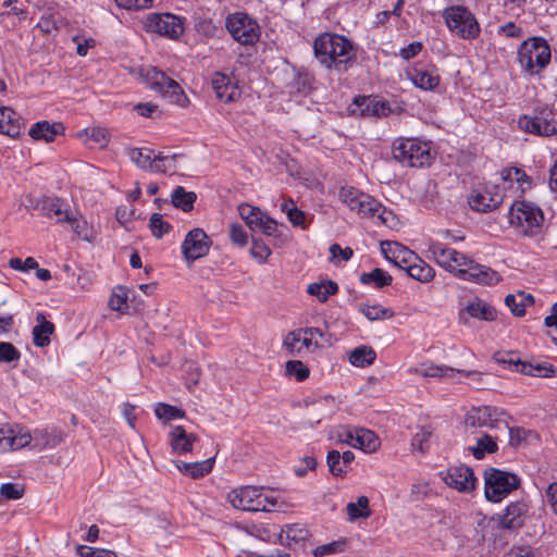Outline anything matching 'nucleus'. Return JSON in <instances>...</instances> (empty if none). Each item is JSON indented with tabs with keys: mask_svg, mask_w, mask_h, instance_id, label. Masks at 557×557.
<instances>
[{
	"mask_svg": "<svg viewBox=\"0 0 557 557\" xmlns=\"http://www.w3.org/2000/svg\"><path fill=\"white\" fill-rule=\"evenodd\" d=\"M314 55L327 70L346 71L355 61L351 42L344 36L324 33L313 42Z\"/></svg>",
	"mask_w": 557,
	"mask_h": 557,
	"instance_id": "f257e3e1",
	"label": "nucleus"
},
{
	"mask_svg": "<svg viewBox=\"0 0 557 557\" xmlns=\"http://www.w3.org/2000/svg\"><path fill=\"white\" fill-rule=\"evenodd\" d=\"M339 199L361 218H371L389 228L397 224V218L393 211L386 209L372 196L355 187H342L339 190Z\"/></svg>",
	"mask_w": 557,
	"mask_h": 557,
	"instance_id": "f03ea898",
	"label": "nucleus"
},
{
	"mask_svg": "<svg viewBox=\"0 0 557 557\" xmlns=\"http://www.w3.org/2000/svg\"><path fill=\"white\" fill-rule=\"evenodd\" d=\"M226 498L232 507L245 511L285 512L289 508L288 503L265 494L262 488L257 486H242L232 490Z\"/></svg>",
	"mask_w": 557,
	"mask_h": 557,
	"instance_id": "7ed1b4c3",
	"label": "nucleus"
},
{
	"mask_svg": "<svg viewBox=\"0 0 557 557\" xmlns=\"http://www.w3.org/2000/svg\"><path fill=\"white\" fill-rule=\"evenodd\" d=\"M392 156L404 166H430L434 157L428 141L413 137H398L393 141Z\"/></svg>",
	"mask_w": 557,
	"mask_h": 557,
	"instance_id": "20e7f679",
	"label": "nucleus"
},
{
	"mask_svg": "<svg viewBox=\"0 0 557 557\" xmlns=\"http://www.w3.org/2000/svg\"><path fill=\"white\" fill-rule=\"evenodd\" d=\"M544 222L542 210L532 202L517 201L509 211V223L524 236H536Z\"/></svg>",
	"mask_w": 557,
	"mask_h": 557,
	"instance_id": "39448f33",
	"label": "nucleus"
},
{
	"mask_svg": "<svg viewBox=\"0 0 557 557\" xmlns=\"http://www.w3.org/2000/svg\"><path fill=\"white\" fill-rule=\"evenodd\" d=\"M447 28L461 39L473 40L480 36L481 27L474 14L463 5H451L443 11Z\"/></svg>",
	"mask_w": 557,
	"mask_h": 557,
	"instance_id": "423d86ee",
	"label": "nucleus"
},
{
	"mask_svg": "<svg viewBox=\"0 0 557 557\" xmlns=\"http://www.w3.org/2000/svg\"><path fill=\"white\" fill-rule=\"evenodd\" d=\"M518 61L528 74H537L550 61V48L547 41L541 37L529 38L518 50Z\"/></svg>",
	"mask_w": 557,
	"mask_h": 557,
	"instance_id": "0eeeda50",
	"label": "nucleus"
},
{
	"mask_svg": "<svg viewBox=\"0 0 557 557\" xmlns=\"http://www.w3.org/2000/svg\"><path fill=\"white\" fill-rule=\"evenodd\" d=\"M485 497L498 503L520 485V478L511 472L488 468L484 472Z\"/></svg>",
	"mask_w": 557,
	"mask_h": 557,
	"instance_id": "6e6552de",
	"label": "nucleus"
},
{
	"mask_svg": "<svg viewBox=\"0 0 557 557\" xmlns=\"http://www.w3.org/2000/svg\"><path fill=\"white\" fill-rule=\"evenodd\" d=\"M146 82L149 87L159 92L164 99L178 107L185 108L189 103V99L185 95L181 85L169 77L165 73L151 67L146 72Z\"/></svg>",
	"mask_w": 557,
	"mask_h": 557,
	"instance_id": "1a4fd4ad",
	"label": "nucleus"
},
{
	"mask_svg": "<svg viewBox=\"0 0 557 557\" xmlns=\"http://www.w3.org/2000/svg\"><path fill=\"white\" fill-rule=\"evenodd\" d=\"M225 26L234 40L240 45H253L260 38V26L247 13L236 12L226 17Z\"/></svg>",
	"mask_w": 557,
	"mask_h": 557,
	"instance_id": "9d476101",
	"label": "nucleus"
},
{
	"mask_svg": "<svg viewBox=\"0 0 557 557\" xmlns=\"http://www.w3.org/2000/svg\"><path fill=\"white\" fill-rule=\"evenodd\" d=\"M508 414L498 407L481 406L471 408L465 418L468 428H498L502 423L507 426Z\"/></svg>",
	"mask_w": 557,
	"mask_h": 557,
	"instance_id": "9b49d317",
	"label": "nucleus"
},
{
	"mask_svg": "<svg viewBox=\"0 0 557 557\" xmlns=\"http://www.w3.org/2000/svg\"><path fill=\"white\" fill-rule=\"evenodd\" d=\"M518 126L525 133L552 136L557 134V121L554 119L552 111L541 110L533 116L523 115L518 120Z\"/></svg>",
	"mask_w": 557,
	"mask_h": 557,
	"instance_id": "f8f14e48",
	"label": "nucleus"
},
{
	"mask_svg": "<svg viewBox=\"0 0 557 557\" xmlns=\"http://www.w3.org/2000/svg\"><path fill=\"white\" fill-rule=\"evenodd\" d=\"M148 32L177 39L184 33V24L181 17L170 14H150L146 21Z\"/></svg>",
	"mask_w": 557,
	"mask_h": 557,
	"instance_id": "ddd939ff",
	"label": "nucleus"
},
{
	"mask_svg": "<svg viewBox=\"0 0 557 557\" xmlns=\"http://www.w3.org/2000/svg\"><path fill=\"white\" fill-rule=\"evenodd\" d=\"M211 244V239L202 228L196 227L189 231L182 244L184 259L190 264L205 257L209 252Z\"/></svg>",
	"mask_w": 557,
	"mask_h": 557,
	"instance_id": "4468645a",
	"label": "nucleus"
},
{
	"mask_svg": "<svg viewBox=\"0 0 557 557\" xmlns=\"http://www.w3.org/2000/svg\"><path fill=\"white\" fill-rule=\"evenodd\" d=\"M444 482L451 488L461 493H469L474 490L476 478L473 470L468 466L460 465L448 468L441 472Z\"/></svg>",
	"mask_w": 557,
	"mask_h": 557,
	"instance_id": "2eb2a0df",
	"label": "nucleus"
},
{
	"mask_svg": "<svg viewBox=\"0 0 557 557\" xmlns=\"http://www.w3.org/2000/svg\"><path fill=\"white\" fill-rule=\"evenodd\" d=\"M503 202V194L496 185H485L472 191L469 197L471 209L479 212H488Z\"/></svg>",
	"mask_w": 557,
	"mask_h": 557,
	"instance_id": "dca6fc26",
	"label": "nucleus"
},
{
	"mask_svg": "<svg viewBox=\"0 0 557 557\" xmlns=\"http://www.w3.org/2000/svg\"><path fill=\"white\" fill-rule=\"evenodd\" d=\"M459 322L462 324H468L467 315L482 320V321H494L496 319V310L490 306L487 302L474 298L459 311Z\"/></svg>",
	"mask_w": 557,
	"mask_h": 557,
	"instance_id": "f3484780",
	"label": "nucleus"
},
{
	"mask_svg": "<svg viewBox=\"0 0 557 557\" xmlns=\"http://www.w3.org/2000/svg\"><path fill=\"white\" fill-rule=\"evenodd\" d=\"M461 273L466 274L463 277L465 281H470L472 283L487 286H494L502 280V276L498 272L486 265L480 264L474 260L472 261L470 268H467L466 272L463 271Z\"/></svg>",
	"mask_w": 557,
	"mask_h": 557,
	"instance_id": "a211bd4d",
	"label": "nucleus"
},
{
	"mask_svg": "<svg viewBox=\"0 0 557 557\" xmlns=\"http://www.w3.org/2000/svg\"><path fill=\"white\" fill-rule=\"evenodd\" d=\"M528 516V505L518 500L510 503L500 516V525L505 529L516 531L520 529Z\"/></svg>",
	"mask_w": 557,
	"mask_h": 557,
	"instance_id": "6ab92c4d",
	"label": "nucleus"
},
{
	"mask_svg": "<svg viewBox=\"0 0 557 557\" xmlns=\"http://www.w3.org/2000/svg\"><path fill=\"white\" fill-rule=\"evenodd\" d=\"M212 87L216 97L224 102H233L240 97V90L237 85L224 74L215 73L212 78Z\"/></svg>",
	"mask_w": 557,
	"mask_h": 557,
	"instance_id": "aec40b11",
	"label": "nucleus"
},
{
	"mask_svg": "<svg viewBox=\"0 0 557 557\" xmlns=\"http://www.w3.org/2000/svg\"><path fill=\"white\" fill-rule=\"evenodd\" d=\"M41 210L47 218H55L57 223H66L73 213L70 206L58 197L46 198L41 203Z\"/></svg>",
	"mask_w": 557,
	"mask_h": 557,
	"instance_id": "412c9836",
	"label": "nucleus"
},
{
	"mask_svg": "<svg viewBox=\"0 0 557 557\" xmlns=\"http://www.w3.org/2000/svg\"><path fill=\"white\" fill-rule=\"evenodd\" d=\"M170 444L174 453L187 454L193 450L194 443L198 441V436L194 433H187L186 430L176 425L169 434Z\"/></svg>",
	"mask_w": 557,
	"mask_h": 557,
	"instance_id": "4be33fe9",
	"label": "nucleus"
},
{
	"mask_svg": "<svg viewBox=\"0 0 557 557\" xmlns=\"http://www.w3.org/2000/svg\"><path fill=\"white\" fill-rule=\"evenodd\" d=\"M32 436L28 433H16L11 428L0 429V454L25 447L30 443Z\"/></svg>",
	"mask_w": 557,
	"mask_h": 557,
	"instance_id": "5701e85b",
	"label": "nucleus"
},
{
	"mask_svg": "<svg viewBox=\"0 0 557 557\" xmlns=\"http://www.w3.org/2000/svg\"><path fill=\"white\" fill-rule=\"evenodd\" d=\"M384 251L388 260L405 271L418 260L417 253L398 243H387V250Z\"/></svg>",
	"mask_w": 557,
	"mask_h": 557,
	"instance_id": "b1692460",
	"label": "nucleus"
},
{
	"mask_svg": "<svg viewBox=\"0 0 557 557\" xmlns=\"http://www.w3.org/2000/svg\"><path fill=\"white\" fill-rule=\"evenodd\" d=\"M64 126L62 123H49L48 121H40L35 123L28 134L35 140H45L46 143L54 141L58 135H62Z\"/></svg>",
	"mask_w": 557,
	"mask_h": 557,
	"instance_id": "393cba45",
	"label": "nucleus"
},
{
	"mask_svg": "<svg viewBox=\"0 0 557 557\" xmlns=\"http://www.w3.org/2000/svg\"><path fill=\"white\" fill-rule=\"evenodd\" d=\"M300 331L299 329L289 331L283 338L282 347L287 351L290 356H304L306 352L314 351L313 345H306L304 343V336H308L300 332L299 336H296V333Z\"/></svg>",
	"mask_w": 557,
	"mask_h": 557,
	"instance_id": "a878e982",
	"label": "nucleus"
},
{
	"mask_svg": "<svg viewBox=\"0 0 557 557\" xmlns=\"http://www.w3.org/2000/svg\"><path fill=\"white\" fill-rule=\"evenodd\" d=\"M54 332V324L46 320L45 314L36 315V325L33 329V342L37 347H46L50 344V336Z\"/></svg>",
	"mask_w": 557,
	"mask_h": 557,
	"instance_id": "bb28decb",
	"label": "nucleus"
},
{
	"mask_svg": "<svg viewBox=\"0 0 557 557\" xmlns=\"http://www.w3.org/2000/svg\"><path fill=\"white\" fill-rule=\"evenodd\" d=\"M410 78L417 87L424 90H433L440 84V76L433 69L416 67Z\"/></svg>",
	"mask_w": 557,
	"mask_h": 557,
	"instance_id": "cd10ccee",
	"label": "nucleus"
},
{
	"mask_svg": "<svg viewBox=\"0 0 557 557\" xmlns=\"http://www.w3.org/2000/svg\"><path fill=\"white\" fill-rule=\"evenodd\" d=\"M429 251L432 253L434 261L445 270L451 268L455 259L458 258V251L446 247L440 242H431Z\"/></svg>",
	"mask_w": 557,
	"mask_h": 557,
	"instance_id": "c85d7f7f",
	"label": "nucleus"
},
{
	"mask_svg": "<svg viewBox=\"0 0 557 557\" xmlns=\"http://www.w3.org/2000/svg\"><path fill=\"white\" fill-rule=\"evenodd\" d=\"M355 442L352 447L361 449L367 453H373L379 447V438L374 432L367 429H355L354 430Z\"/></svg>",
	"mask_w": 557,
	"mask_h": 557,
	"instance_id": "c756f323",
	"label": "nucleus"
},
{
	"mask_svg": "<svg viewBox=\"0 0 557 557\" xmlns=\"http://www.w3.org/2000/svg\"><path fill=\"white\" fill-rule=\"evenodd\" d=\"M347 519L354 522L358 519H368L372 515L370 500L367 496L357 497L356 502H349L346 505Z\"/></svg>",
	"mask_w": 557,
	"mask_h": 557,
	"instance_id": "7c9ffc66",
	"label": "nucleus"
},
{
	"mask_svg": "<svg viewBox=\"0 0 557 557\" xmlns=\"http://www.w3.org/2000/svg\"><path fill=\"white\" fill-rule=\"evenodd\" d=\"M21 126L16 113L7 107L0 108V133L11 137L20 134Z\"/></svg>",
	"mask_w": 557,
	"mask_h": 557,
	"instance_id": "2f4dec72",
	"label": "nucleus"
},
{
	"mask_svg": "<svg viewBox=\"0 0 557 557\" xmlns=\"http://www.w3.org/2000/svg\"><path fill=\"white\" fill-rule=\"evenodd\" d=\"M127 154L138 168L153 172L156 153L152 149L131 148L127 150Z\"/></svg>",
	"mask_w": 557,
	"mask_h": 557,
	"instance_id": "473e14b6",
	"label": "nucleus"
},
{
	"mask_svg": "<svg viewBox=\"0 0 557 557\" xmlns=\"http://www.w3.org/2000/svg\"><path fill=\"white\" fill-rule=\"evenodd\" d=\"M77 237L86 242L94 240V231L89 223L78 212H73L66 222Z\"/></svg>",
	"mask_w": 557,
	"mask_h": 557,
	"instance_id": "72a5a7b5",
	"label": "nucleus"
},
{
	"mask_svg": "<svg viewBox=\"0 0 557 557\" xmlns=\"http://www.w3.org/2000/svg\"><path fill=\"white\" fill-rule=\"evenodd\" d=\"M408 275L421 283H429L435 276L434 269L418 256V260L406 270Z\"/></svg>",
	"mask_w": 557,
	"mask_h": 557,
	"instance_id": "f704fd0d",
	"label": "nucleus"
},
{
	"mask_svg": "<svg viewBox=\"0 0 557 557\" xmlns=\"http://www.w3.org/2000/svg\"><path fill=\"white\" fill-rule=\"evenodd\" d=\"M376 358L375 351L368 346H359L349 352V362L359 368H364L374 362Z\"/></svg>",
	"mask_w": 557,
	"mask_h": 557,
	"instance_id": "c9c22d12",
	"label": "nucleus"
},
{
	"mask_svg": "<svg viewBox=\"0 0 557 557\" xmlns=\"http://www.w3.org/2000/svg\"><path fill=\"white\" fill-rule=\"evenodd\" d=\"M338 290V286L333 281H323L320 283L309 284L307 287V293L309 295L315 296L320 302H325L331 295L336 294Z\"/></svg>",
	"mask_w": 557,
	"mask_h": 557,
	"instance_id": "e433bc0d",
	"label": "nucleus"
},
{
	"mask_svg": "<svg viewBox=\"0 0 557 557\" xmlns=\"http://www.w3.org/2000/svg\"><path fill=\"white\" fill-rule=\"evenodd\" d=\"M498 445L496 438L488 434H483L480 436L476 440L475 446L470 448L473 457L478 460L483 459L485 454L496 453Z\"/></svg>",
	"mask_w": 557,
	"mask_h": 557,
	"instance_id": "4c0bfd02",
	"label": "nucleus"
},
{
	"mask_svg": "<svg viewBox=\"0 0 557 557\" xmlns=\"http://www.w3.org/2000/svg\"><path fill=\"white\" fill-rule=\"evenodd\" d=\"M360 106H363L361 109V113L363 115H371V116H386L391 112V108L387 102L377 100L375 98H362V103Z\"/></svg>",
	"mask_w": 557,
	"mask_h": 557,
	"instance_id": "58836bf2",
	"label": "nucleus"
},
{
	"mask_svg": "<svg viewBox=\"0 0 557 557\" xmlns=\"http://www.w3.org/2000/svg\"><path fill=\"white\" fill-rule=\"evenodd\" d=\"M196 198L197 197L194 191H186L182 186H177L171 196L173 206L182 209L185 212L193 209Z\"/></svg>",
	"mask_w": 557,
	"mask_h": 557,
	"instance_id": "ea45409f",
	"label": "nucleus"
},
{
	"mask_svg": "<svg viewBox=\"0 0 557 557\" xmlns=\"http://www.w3.org/2000/svg\"><path fill=\"white\" fill-rule=\"evenodd\" d=\"M519 372L525 375L532 376H541V377H550L555 375V368L548 363H531V362H520Z\"/></svg>",
	"mask_w": 557,
	"mask_h": 557,
	"instance_id": "a19ab883",
	"label": "nucleus"
},
{
	"mask_svg": "<svg viewBox=\"0 0 557 557\" xmlns=\"http://www.w3.org/2000/svg\"><path fill=\"white\" fill-rule=\"evenodd\" d=\"M360 312L369 321L389 320L395 315V312L391 308L383 307L381 305H360Z\"/></svg>",
	"mask_w": 557,
	"mask_h": 557,
	"instance_id": "79ce46f5",
	"label": "nucleus"
},
{
	"mask_svg": "<svg viewBox=\"0 0 557 557\" xmlns=\"http://www.w3.org/2000/svg\"><path fill=\"white\" fill-rule=\"evenodd\" d=\"M289 94L307 96L312 89V77L308 73L299 72L288 84Z\"/></svg>",
	"mask_w": 557,
	"mask_h": 557,
	"instance_id": "37998d69",
	"label": "nucleus"
},
{
	"mask_svg": "<svg viewBox=\"0 0 557 557\" xmlns=\"http://www.w3.org/2000/svg\"><path fill=\"white\" fill-rule=\"evenodd\" d=\"M393 277L383 269L375 268L369 273H362L360 275V282L362 284H373L376 288L391 285Z\"/></svg>",
	"mask_w": 557,
	"mask_h": 557,
	"instance_id": "c03bdc74",
	"label": "nucleus"
},
{
	"mask_svg": "<svg viewBox=\"0 0 557 557\" xmlns=\"http://www.w3.org/2000/svg\"><path fill=\"white\" fill-rule=\"evenodd\" d=\"M181 154H164L163 152H159L156 154V161L153 166V172L157 173H166L174 172L176 170L177 160L181 158Z\"/></svg>",
	"mask_w": 557,
	"mask_h": 557,
	"instance_id": "a18cd8bd",
	"label": "nucleus"
},
{
	"mask_svg": "<svg viewBox=\"0 0 557 557\" xmlns=\"http://www.w3.org/2000/svg\"><path fill=\"white\" fill-rule=\"evenodd\" d=\"M416 371L424 377H450L456 372V369L433 363H423Z\"/></svg>",
	"mask_w": 557,
	"mask_h": 557,
	"instance_id": "49530a36",
	"label": "nucleus"
},
{
	"mask_svg": "<svg viewBox=\"0 0 557 557\" xmlns=\"http://www.w3.org/2000/svg\"><path fill=\"white\" fill-rule=\"evenodd\" d=\"M335 398L332 396H325L322 400L318 401L314 406L317 414L312 417L314 423H319L321 420L331 417L336 410Z\"/></svg>",
	"mask_w": 557,
	"mask_h": 557,
	"instance_id": "de8ad7c7",
	"label": "nucleus"
},
{
	"mask_svg": "<svg viewBox=\"0 0 557 557\" xmlns=\"http://www.w3.org/2000/svg\"><path fill=\"white\" fill-rule=\"evenodd\" d=\"M300 332L304 333V334L309 335V336H304V343L306 345H308V344L309 345H313L314 349H318V348L321 347V345L319 344L317 337H320V338L324 339L329 344L331 343V334L324 333L319 327H300V331L298 333H296V336H299Z\"/></svg>",
	"mask_w": 557,
	"mask_h": 557,
	"instance_id": "09e8293b",
	"label": "nucleus"
},
{
	"mask_svg": "<svg viewBox=\"0 0 557 557\" xmlns=\"http://www.w3.org/2000/svg\"><path fill=\"white\" fill-rule=\"evenodd\" d=\"M281 209H282V211L286 212L289 222L294 226L305 227V220H306L305 213L301 210H299L298 208H296V206L294 205V201L292 199L284 201L281 205Z\"/></svg>",
	"mask_w": 557,
	"mask_h": 557,
	"instance_id": "8fccbe9b",
	"label": "nucleus"
},
{
	"mask_svg": "<svg viewBox=\"0 0 557 557\" xmlns=\"http://www.w3.org/2000/svg\"><path fill=\"white\" fill-rule=\"evenodd\" d=\"M285 372L289 376L296 377L297 381L302 382L309 377V368L300 360H288L285 363Z\"/></svg>",
	"mask_w": 557,
	"mask_h": 557,
	"instance_id": "3c124183",
	"label": "nucleus"
},
{
	"mask_svg": "<svg viewBox=\"0 0 557 557\" xmlns=\"http://www.w3.org/2000/svg\"><path fill=\"white\" fill-rule=\"evenodd\" d=\"M154 413L158 419H163V420H168V421L174 420V419H182L185 417L184 410H182L177 407L168 405V404H163V403H160L157 405V407L154 409Z\"/></svg>",
	"mask_w": 557,
	"mask_h": 557,
	"instance_id": "603ef678",
	"label": "nucleus"
},
{
	"mask_svg": "<svg viewBox=\"0 0 557 557\" xmlns=\"http://www.w3.org/2000/svg\"><path fill=\"white\" fill-rule=\"evenodd\" d=\"M341 459V453L337 450H331L326 457V463L330 472L336 476H344L347 473L348 467L343 465Z\"/></svg>",
	"mask_w": 557,
	"mask_h": 557,
	"instance_id": "864d4df0",
	"label": "nucleus"
},
{
	"mask_svg": "<svg viewBox=\"0 0 557 557\" xmlns=\"http://www.w3.org/2000/svg\"><path fill=\"white\" fill-rule=\"evenodd\" d=\"M250 255L260 263H264L271 255V249L261 239L252 237Z\"/></svg>",
	"mask_w": 557,
	"mask_h": 557,
	"instance_id": "5fc2aeb1",
	"label": "nucleus"
},
{
	"mask_svg": "<svg viewBox=\"0 0 557 557\" xmlns=\"http://www.w3.org/2000/svg\"><path fill=\"white\" fill-rule=\"evenodd\" d=\"M499 174H500V178L504 182H517L520 184L528 183V185H530L528 175L525 174V172L523 170H521L519 168L504 169L500 171Z\"/></svg>",
	"mask_w": 557,
	"mask_h": 557,
	"instance_id": "6e6d98bb",
	"label": "nucleus"
},
{
	"mask_svg": "<svg viewBox=\"0 0 557 557\" xmlns=\"http://www.w3.org/2000/svg\"><path fill=\"white\" fill-rule=\"evenodd\" d=\"M149 226L153 236L158 238H161L171 227V225L163 220V216L160 213H153L150 216Z\"/></svg>",
	"mask_w": 557,
	"mask_h": 557,
	"instance_id": "4d7b16f0",
	"label": "nucleus"
},
{
	"mask_svg": "<svg viewBox=\"0 0 557 557\" xmlns=\"http://www.w3.org/2000/svg\"><path fill=\"white\" fill-rule=\"evenodd\" d=\"M472 259L458 251V258L455 259L451 268H447L446 270L450 273H454L457 277L463 280L466 274H462L461 272H466L467 268H470L472 264Z\"/></svg>",
	"mask_w": 557,
	"mask_h": 557,
	"instance_id": "13d9d810",
	"label": "nucleus"
},
{
	"mask_svg": "<svg viewBox=\"0 0 557 557\" xmlns=\"http://www.w3.org/2000/svg\"><path fill=\"white\" fill-rule=\"evenodd\" d=\"M126 300V290L120 286L114 289L113 294L111 295L109 299V307L112 310L124 311L127 308Z\"/></svg>",
	"mask_w": 557,
	"mask_h": 557,
	"instance_id": "bf43d9fd",
	"label": "nucleus"
},
{
	"mask_svg": "<svg viewBox=\"0 0 557 557\" xmlns=\"http://www.w3.org/2000/svg\"><path fill=\"white\" fill-rule=\"evenodd\" d=\"M214 463V458H208L202 461L191 462L189 475L194 479L201 478L211 472Z\"/></svg>",
	"mask_w": 557,
	"mask_h": 557,
	"instance_id": "052dcab7",
	"label": "nucleus"
},
{
	"mask_svg": "<svg viewBox=\"0 0 557 557\" xmlns=\"http://www.w3.org/2000/svg\"><path fill=\"white\" fill-rule=\"evenodd\" d=\"M21 358V352L13 344L0 342V362H13Z\"/></svg>",
	"mask_w": 557,
	"mask_h": 557,
	"instance_id": "680f3d73",
	"label": "nucleus"
},
{
	"mask_svg": "<svg viewBox=\"0 0 557 557\" xmlns=\"http://www.w3.org/2000/svg\"><path fill=\"white\" fill-rule=\"evenodd\" d=\"M77 553L82 557H117L116 553L113 550L104 548H95L86 545H79L77 547Z\"/></svg>",
	"mask_w": 557,
	"mask_h": 557,
	"instance_id": "e2e57ef3",
	"label": "nucleus"
},
{
	"mask_svg": "<svg viewBox=\"0 0 557 557\" xmlns=\"http://www.w3.org/2000/svg\"><path fill=\"white\" fill-rule=\"evenodd\" d=\"M24 494V488L14 483H4L0 487V496L5 499H20Z\"/></svg>",
	"mask_w": 557,
	"mask_h": 557,
	"instance_id": "0e129e2a",
	"label": "nucleus"
},
{
	"mask_svg": "<svg viewBox=\"0 0 557 557\" xmlns=\"http://www.w3.org/2000/svg\"><path fill=\"white\" fill-rule=\"evenodd\" d=\"M230 237L232 243L239 247L247 244V233L240 224L234 223L230 226Z\"/></svg>",
	"mask_w": 557,
	"mask_h": 557,
	"instance_id": "69168bd1",
	"label": "nucleus"
},
{
	"mask_svg": "<svg viewBox=\"0 0 557 557\" xmlns=\"http://www.w3.org/2000/svg\"><path fill=\"white\" fill-rule=\"evenodd\" d=\"M431 431L422 428L419 432L416 433V435L412 438L411 445L420 450L421 453L425 451L426 446L425 444L429 442L431 437Z\"/></svg>",
	"mask_w": 557,
	"mask_h": 557,
	"instance_id": "338daca9",
	"label": "nucleus"
},
{
	"mask_svg": "<svg viewBox=\"0 0 557 557\" xmlns=\"http://www.w3.org/2000/svg\"><path fill=\"white\" fill-rule=\"evenodd\" d=\"M504 557H536L534 549L529 545L513 546Z\"/></svg>",
	"mask_w": 557,
	"mask_h": 557,
	"instance_id": "774afa93",
	"label": "nucleus"
}]
</instances>
